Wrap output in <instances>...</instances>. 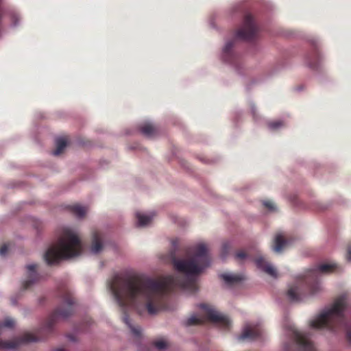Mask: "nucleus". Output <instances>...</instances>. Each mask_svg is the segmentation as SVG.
Masks as SVG:
<instances>
[{
    "label": "nucleus",
    "mask_w": 351,
    "mask_h": 351,
    "mask_svg": "<svg viewBox=\"0 0 351 351\" xmlns=\"http://www.w3.org/2000/svg\"><path fill=\"white\" fill-rule=\"evenodd\" d=\"M172 244L174 249L170 257L175 269L180 273L178 276L152 279L136 274H117L108 282L116 302L123 308V322L137 337L141 336V329L132 324L126 308L143 304L149 314H156L165 308V297L168 292L180 288L195 293L198 289L195 276L210 263L206 244L199 243L191 250H186L187 256L193 253L188 259L177 258L178 240H173Z\"/></svg>",
    "instance_id": "f257e3e1"
},
{
    "label": "nucleus",
    "mask_w": 351,
    "mask_h": 351,
    "mask_svg": "<svg viewBox=\"0 0 351 351\" xmlns=\"http://www.w3.org/2000/svg\"><path fill=\"white\" fill-rule=\"evenodd\" d=\"M342 271L341 267L336 263H322L307 270L300 276L296 285L291 287L287 291V295L291 301H300L307 293L314 295L320 290L318 274H328Z\"/></svg>",
    "instance_id": "f03ea898"
},
{
    "label": "nucleus",
    "mask_w": 351,
    "mask_h": 351,
    "mask_svg": "<svg viewBox=\"0 0 351 351\" xmlns=\"http://www.w3.org/2000/svg\"><path fill=\"white\" fill-rule=\"evenodd\" d=\"M347 307V296L341 295L334 302L332 306L320 314L315 319L311 322V327L316 329L326 328L336 330L344 329L346 331V339L351 344V328L349 327L344 315Z\"/></svg>",
    "instance_id": "7ed1b4c3"
},
{
    "label": "nucleus",
    "mask_w": 351,
    "mask_h": 351,
    "mask_svg": "<svg viewBox=\"0 0 351 351\" xmlns=\"http://www.w3.org/2000/svg\"><path fill=\"white\" fill-rule=\"evenodd\" d=\"M82 252V245L80 238L73 231L66 228L58 243L46 251L44 258L47 265H52L61 259L79 256Z\"/></svg>",
    "instance_id": "20e7f679"
},
{
    "label": "nucleus",
    "mask_w": 351,
    "mask_h": 351,
    "mask_svg": "<svg viewBox=\"0 0 351 351\" xmlns=\"http://www.w3.org/2000/svg\"><path fill=\"white\" fill-rule=\"evenodd\" d=\"M60 296L62 298V304L49 316L41 328V332L51 333L53 326L58 319L66 318L73 313L75 299L71 291L68 289H64L60 293Z\"/></svg>",
    "instance_id": "39448f33"
},
{
    "label": "nucleus",
    "mask_w": 351,
    "mask_h": 351,
    "mask_svg": "<svg viewBox=\"0 0 351 351\" xmlns=\"http://www.w3.org/2000/svg\"><path fill=\"white\" fill-rule=\"evenodd\" d=\"M258 27L254 23L252 16L247 13L241 28L236 32V38L245 41H252L256 36Z\"/></svg>",
    "instance_id": "423d86ee"
},
{
    "label": "nucleus",
    "mask_w": 351,
    "mask_h": 351,
    "mask_svg": "<svg viewBox=\"0 0 351 351\" xmlns=\"http://www.w3.org/2000/svg\"><path fill=\"white\" fill-rule=\"evenodd\" d=\"M199 307L204 311L209 321L219 325L223 330H228L230 328L231 322L228 317L219 313L208 304H201Z\"/></svg>",
    "instance_id": "0eeeda50"
},
{
    "label": "nucleus",
    "mask_w": 351,
    "mask_h": 351,
    "mask_svg": "<svg viewBox=\"0 0 351 351\" xmlns=\"http://www.w3.org/2000/svg\"><path fill=\"white\" fill-rule=\"evenodd\" d=\"M289 330L290 332L289 335L301 351H316L315 347L309 339L307 334L298 330L293 326H289Z\"/></svg>",
    "instance_id": "6e6552de"
},
{
    "label": "nucleus",
    "mask_w": 351,
    "mask_h": 351,
    "mask_svg": "<svg viewBox=\"0 0 351 351\" xmlns=\"http://www.w3.org/2000/svg\"><path fill=\"white\" fill-rule=\"evenodd\" d=\"M262 333L261 328L258 325L247 324L245 326L242 334L239 336V339L254 340L258 338Z\"/></svg>",
    "instance_id": "1a4fd4ad"
},
{
    "label": "nucleus",
    "mask_w": 351,
    "mask_h": 351,
    "mask_svg": "<svg viewBox=\"0 0 351 351\" xmlns=\"http://www.w3.org/2000/svg\"><path fill=\"white\" fill-rule=\"evenodd\" d=\"M37 266L38 265L36 264L27 265L26 267L27 269L28 279L22 284V288L23 290L28 289L36 281L38 280V274L36 271Z\"/></svg>",
    "instance_id": "9d476101"
},
{
    "label": "nucleus",
    "mask_w": 351,
    "mask_h": 351,
    "mask_svg": "<svg viewBox=\"0 0 351 351\" xmlns=\"http://www.w3.org/2000/svg\"><path fill=\"white\" fill-rule=\"evenodd\" d=\"M255 263L257 267L261 269L271 276H276V269L263 256L257 257L255 260Z\"/></svg>",
    "instance_id": "9b49d317"
},
{
    "label": "nucleus",
    "mask_w": 351,
    "mask_h": 351,
    "mask_svg": "<svg viewBox=\"0 0 351 351\" xmlns=\"http://www.w3.org/2000/svg\"><path fill=\"white\" fill-rule=\"evenodd\" d=\"M234 46V40H230L226 43L223 50V58L224 60L230 64H234L235 55L232 52V47Z\"/></svg>",
    "instance_id": "f8f14e48"
},
{
    "label": "nucleus",
    "mask_w": 351,
    "mask_h": 351,
    "mask_svg": "<svg viewBox=\"0 0 351 351\" xmlns=\"http://www.w3.org/2000/svg\"><path fill=\"white\" fill-rule=\"evenodd\" d=\"M102 235L101 232L98 231H95L93 234V241H92V245H91V251L93 253H98L99 252L103 247L102 245Z\"/></svg>",
    "instance_id": "ddd939ff"
},
{
    "label": "nucleus",
    "mask_w": 351,
    "mask_h": 351,
    "mask_svg": "<svg viewBox=\"0 0 351 351\" xmlns=\"http://www.w3.org/2000/svg\"><path fill=\"white\" fill-rule=\"evenodd\" d=\"M320 61V57L317 50L307 57V64L313 69H317Z\"/></svg>",
    "instance_id": "4468645a"
},
{
    "label": "nucleus",
    "mask_w": 351,
    "mask_h": 351,
    "mask_svg": "<svg viewBox=\"0 0 351 351\" xmlns=\"http://www.w3.org/2000/svg\"><path fill=\"white\" fill-rule=\"evenodd\" d=\"M154 213H152L150 215H145L142 214L139 212L136 213V217L138 220V226H145L148 225L152 220Z\"/></svg>",
    "instance_id": "2eb2a0df"
},
{
    "label": "nucleus",
    "mask_w": 351,
    "mask_h": 351,
    "mask_svg": "<svg viewBox=\"0 0 351 351\" xmlns=\"http://www.w3.org/2000/svg\"><path fill=\"white\" fill-rule=\"evenodd\" d=\"M274 243L273 250L276 252H280L288 244V241L282 234H279L276 235Z\"/></svg>",
    "instance_id": "dca6fc26"
},
{
    "label": "nucleus",
    "mask_w": 351,
    "mask_h": 351,
    "mask_svg": "<svg viewBox=\"0 0 351 351\" xmlns=\"http://www.w3.org/2000/svg\"><path fill=\"white\" fill-rule=\"evenodd\" d=\"M70 211L78 218L84 217L87 213V208L80 204H74L69 207Z\"/></svg>",
    "instance_id": "f3484780"
},
{
    "label": "nucleus",
    "mask_w": 351,
    "mask_h": 351,
    "mask_svg": "<svg viewBox=\"0 0 351 351\" xmlns=\"http://www.w3.org/2000/svg\"><path fill=\"white\" fill-rule=\"evenodd\" d=\"M220 278L228 285H233L236 282L241 281L243 279V277L240 275L230 274H222L220 275Z\"/></svg>",
    "instance_id": "a211bd4d"
},
{
    "label": "nucleus",
    "mask_w": 351,
    "mask_h": 351,
    "mask_svg": "<svg viewBox=\"0 0 351 351\" xmlns=\"http://www.w3.org/2000/svg\"><path fill=\"white\" fill-rule=\"evenodd\" d=\"M140 131L147 136H152L156 132V128L151 123H145L140 126Z\"/></svg>",
    "instance_id": "6ab92c4d"
},
{
    "label": "nucleus",
    "mask_w": 351,
    "mask_h": 351,
    "mask_svg": "<svg viewBox=\"0 0 351 351\" xmlns=\"http://www.w3.org/2000/svg\"><path fill=\"white\" fill-rule=\"evenodd\" d=\"M67 142L64 138H60L56 140V149L53 152L55 156L60 155L66 147Z\"/></svg>",
    "instance_id": "aec40b11"
},
{
    "label": "nucleus",
    "mask_w": 351,
    "mask_h": 351,
    "mask_svg": "<svg viewBox=\"0 0 351 351\" xmlns=\"http://www.w3.org/2000/svg\"><path fill=\"white\" fill-rule=\"evenodd\" d=\"M203 323L204 320L202 318H199L196 316H191L186 321V326L199 325Z\"/></svg>",
    "instance_id": "412c9836"
},
{
    "label": "nucleus",
    "mask_w": 351,
    "mask_h": 351,
    "mask_svg": "<svg viewBox=\"0 0 351 351\" xmlns=\"http://www.w3.org/2000/svg\"><path fill=\"white\" fill-rule=\"evenodd\" d=\"M269 129L272 130H276L283 126V122L281 121H270L267 124Z\"/></svg>",
    "instance_id": "4be33fe9"
},
{
    "label": "nucleus",
    "mask_w": 351,
    "mask_h": 351,
    "mask_svg": "<svg viewBox=\"0 0 351 351\" xmlns=\"http://www.w3.org/2000/svg\"><path fill=\"white\" fill-rule=\"evenodd\" d=\"M154 345L158 350H162L167 347V343L162 339L154 341Z\"/></svg>",
    "instance_id": "5701e85b"
},
{
    "label": "nucleus",
    "mask_w": 351,
    "mask_h": 351,
    "mask_svg": "<svg viewBox=\"0 0 351 351\" xmlns=\"http://www.w3.org/2000/svg\"><path fill=\"white\" fill-rule=\"evenodd\" d=\"M263 204L264 205V206L265 208H267V209L270 210H275V206L274 204V203L271 201H264Z\"/></svg>",
    "instance_id": "b1692460"
},
{
    "label": "nucleus",
    "mask_w": 351,
    "mask_h": 351,
    "mask_svg": "<svg viewBox=\"0 0 351 351\" xmlns=\"http://www.w3.org/2000/svg\"><path fill=\"white\" fill-rule=\"evenodd\" d=\"M8 251V245L7 244H3L1 247H0V256H5L7 252Z\"/></svg>",
    "instance_id": "393cba45"
},
{
    "label": "nucleus",
    "mask_w": 351,
    "mask_h": 351,
    "mask_svg": "<svg viewBox=\"0 0 351 351\" xmlns=\"http://www.w3.org/2000/svg\"><path fill=\"white\" fill-rule=\"evenodd\" d=\"M247 257V254L243 251H239L236 254V258L239 260H243Z\"/></svg>",
    "instance_id": "a878e982"
},
{
    "label": "nucleus",
    "mask_w": 351,
    "mask_h": 351,
    "mask_svg": "<svg viewBox=\"0 0 351 351\" xmlns=\"http://www.w3.org/2000/svg\"><path fill=\"white\" fill-rule=\"evenodd\" d=\"M346 259L348 261H351V245L347 247Z\"/></svg>",
    "instance_id": "bb28decb"
},
{
    "label": "nucleus",
    "mask_w": 351,
    "mask_h": 351,
    "mask_svg": "<svg viewBox=\"0 0 351 351\" xmlns=\"http://www.w3.org/2000/svg\"><path fill=\"white\" fill-rule=\"evenodd\" d=\"M55 351H64V350L62 348H58Z\"/></svg>",
    "instance_id": "cd10ccee"
},
{
    "label": "nucleus",
    "mask_w": 351,
    "mask_h": 351,
    "mask_svg": "<svg viewBox=\"0 0 351 351\" xmlns=\"http://www.w3.org/2000/svg\"><path fill=\"white\" fill-rule=\"evenodd\" d=\"M226 247H227V246H226V244H225V245H223V248H224V250H226Z\"/></svg>",
    "instance_id": "c85d7f7f"
}]
</instances>
